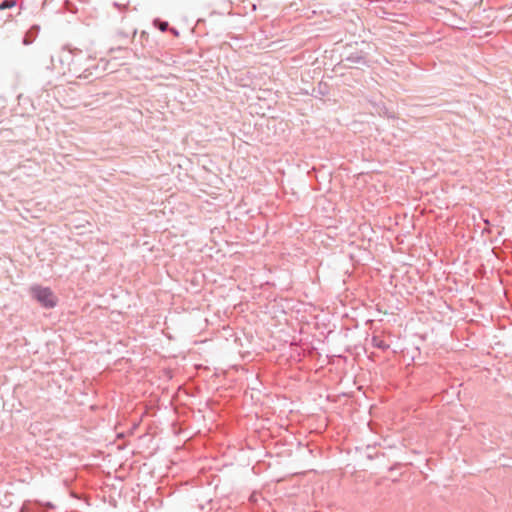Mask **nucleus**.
<instances>
[{
    "label": "nucleus",
    "instance_id": "4",
    "mask_svg": "<svg viewBox=\"0 0 512 512\" xmlns=\"http://www.w3.org/2000/svg\"><path fill=\"white\" fill-rule=\"evenodd\" d=\"M342 61L345 63V66L350 68L354 66H365L368 63L366 56L362 51L352 52Z\"/></svg>",
    "mask_w": 512,
    "mask_h": 512
},
{
    "label": "nucleus",
    "instance_id": "10",
    "mask_svg": "<svg viewBox=\"0 0 512 512\" xmlns=\"http://www.w3.org/2000/svg\"><path fill=\"white\" fill-rule=\"evenodd\" d=\"M114 6H116V7H118V8H120V7H121V5H119L118 3H114Z\"/></svg>",
    "mask_w": 512,
    "mask_h": 512
},
{
    "label": "nucleus",
    "instance_id": "6",
    "mask_svg": "<svg viewBox=\"0 0 512 512\" xmlns=\"http://www.w3.org/2000/svg\"><path fill=\"white\" fill-rule=\"evenodd\" d=\"M39 31H40V27L38 25L31 26L30 29L25 33V35L23 37V44L24 45L31 44L37 37Z\"/></svg>",
    "mask_w": 512,
    "mask_h": 512
},
{
    "label": "nucleus",
    "instance_id": "9",
    "mask_svg": "<svg viewBox=\"0 0 512 512\" xmlns=\"http://www.w3.org/2000/svg\"><path fill=\"white\" fill-rule=\"evenodd\" d=\"M172 32H173L175 35H178V31H177L175 28H172Z\"/></svg>",
    "mask_w": 512,
    "mask_h": 512
},
{
    "label": "nucleus",
    "instance_id": "1",
    "mask_svg": "<svg viewBox=\"0 0 512 512\" xmlns=\"http://www.w3.org/2000/svg\"><path fill=\"white\" fill-rule=\"evenodd\" d=\"M30 296L45 309L56 307L58 298L49 287L33 285L29 289Z\"/></svg>",
    "mask_w": 512,
    "mask_h": 512
},
{
    "label": "nucleus",
    "instance_id": "5",
    "mask_svg": "<svg viewBox=\"0 0 512 512\" xmlns=\"http://www.w3.org/2000/svg\"><path fill=\"white\" fill-rule=\"evenodd\" d=\"M17 5V1L16 0H3L0 2V21H2L3 23H5L6 21H8L11 17H12V14L11 13H7V14H3V12L7 9H11V8H14L15 6Z\"/></svg>",
    "mask_w": 512,
    "mask_h": 512
},
{
    "label": "nucleus",
    "instance_id": "7",
    "mask_svg": "<svg viewBox=\"0 0 512 512\" xmlns=\"http://www.w3.org/2000/svg\"><path fill=\"white\" fill-rule=\"evenodd\" d=\"M372 345L382 351H386L389 349V344H387L384 340H382L380 337L378 336H373L372 339Z\"/></svg>",
    "mask_w": 512,
    "mask_h": 512
},
{
    "label": "nucleus",
    "instance_id": "3",
    "mask_svg": "<svg viewBox=\"0 0 512 512\" xmlns=\"http://www.w3.org/2000/svg\"><path fill=\"white\" fill-rule=\"evenodd\" d=\"M54 508L55 506L51 502L27 500L23 503L20 512H45L47 510H53Z\"/></svg>",
    "mask_w": 512,
    "mask_h": 512
},
{
    "label": "nucleus",
    "instance_id": "2",
    "mask_svg": "<svg viewBox=\"0 0 512 512\" xmlns=\"http://www.w3.org/2000/svg\"><path fill=\"white\" fill-rule=\"evenodd\" d=\"M69 58H71V63H69L68 71L74 74L77 78L90 80L91 78L98 77L97 75L94 76L93 73V69L96 70L97 67L89 65L81 71V67H79L78 63L74 59V53L72 50L64 52L59 59L62 62L63 59L68 60Z\"/></svg>",
    "mask_w": 512,
    "mask_h": 512
},
{
    "label": "nucleus",
    "instance_id": "8",
    "mask_svg": "<svg viewBox=\"0 0 512 512\" xmlns=\"http://www.w3.org/2000/svg\"><path fill=\"white\" fill-rule=\"evenodd\" d=\"M154 27L158 28L160 31L165 32L169 28V23L167 21L156 18L153 20Z\"/></svg>",
    "mask_w": 512,
    "mask_h": 512
}]
</instances>
